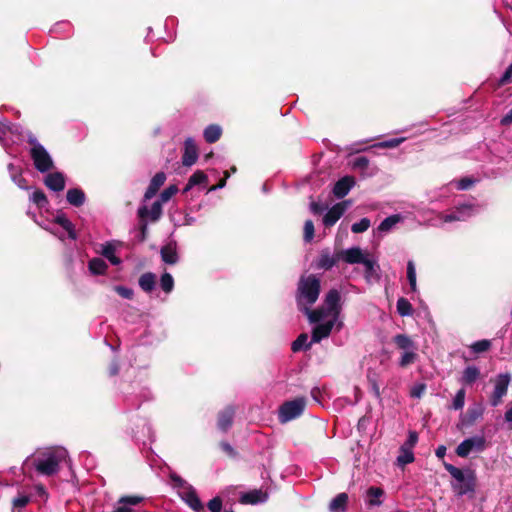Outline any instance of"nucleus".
Returning a JSON list of instances; mask_svg holds the SVG:
<instances>
[{
	"label": "nucleus",
	"mask_w": 512,
	"mask_h": 512,
	"mask_svg": "<svg viewBox=\"0 0 512 512\" xmlns=\"http://www.w3.org/2000/svg\"><path fill=\"white\" fill-rule=\"evenodd\" d=\"M320 279L315 275L302 276L297 290V303L311 323L315 326L312 330L311 342L317 343L327 338L333 327L342 328V322L339 320L341 312V294L338 290H330L324 299L323 305L310 310L319 297Z\"/></svg>",
	"instance_id": "1"
},
{
	"label": "nucleus",
	"mask_w": 512,
	"mask_h": 512,
	"mask_svg": "<svg viewBox=\"0 0 512 512\" xmlns=\"http://www.w3.org/2000/svg\"><path fill=\"white\" fill-rule=\"evenodd\" d=\"M67 457L68 452L62 447L46 448L28 457L25 464L31 463L38 473L51 476L58 472L60 464L66 461Z\"/></svg>",
	"instance_id": "2"
},
{
	"label": "nucleus",
	"mask_w": 512,
	"mask_h": 512,
	"mask_svg": "<svg viewBox=\"0 0 512 512\" xmlns=\"http://www.w3.org/2000/svg\"><path fill=\"white\" fill-rule=\"evenodd\" d=\"M393 343L401 351L398 365L406 368L418 360V346L407 334H397L393 337Z\"/></svg>",
	"instance_id": "3"
},
{
	"label": "nucleus",
	"mask_w": 512,
	"mask_h": 512,
	"mask_svg": "<svg viewBox=\"0 0 512 512\" xmlns=\"http://www.w3.org/2000/svg\"><path fill=\"white\" fill-rule=\"evenodd\" d=\"M28 142L31 145L30 156L35 168L41 173L51 170L53 168V159L44 146L32 134H29Z\"/></svg>",
	"instance_id": "4"
},
{
	"label": "nucleus",
	"mask_w": 512,
	"mask_h": 512,
	"mask_svg": "<svg viewBox=\"0 0 512 512\" xmlns=\"http://www.w3.org/2000/svg\"><path fill=\"white\" fill-rule=\"evenodd\" d=\"M171 479L178 488V494L181 499L195 512L203 511L204 506L195 489L179 476L172 475Z\"/></svg>",
	"instance_id": "5"
},
{
	"label": "nucleus",
	"mask_w": 512,
	"mask_h": 512,
	"mask_svg": "<svg viewBox=\"0 0 512 512\" xmlns=\"http://www.w3.org/2000/svg\"><path fill=\"white\" fill-rule=\"evenodd\" d=\"M306 406L304 398H296L291 401H287L280 406L278 418L281 423H287L297 417H299Z\"/></svg>",
	"instance_id": "6"
},
{
	"label": "nucleus",
	"mask_w": 512,
	"mask_h": 512,
	"mask_svg": "<svg viewBox=\"0 0 512 512\" xmlns=\"http://www.w3.org/2000/svg\"><path fill=\"white\" fill-rule=\"evenodd\" d=\"M491 381L494 384V388L490 395V404L493 407H497L502 403L503 397L507 394L511 375L509 373H501Z\"/></svg>",
	"instance_id": "7"
},
{
	"label": "nucleus",
	"mask_w": 512,
	"mask_h": 512,
	"mask_svg": "<svg viewBox=\"0 0 512 512\" xmlns=\"http://www.w3.org/2000/svg\"><path fill=\"white\" fill-rule=\"evenodd\" d=\"M477 209L473 204H462L449 213H440L438 218L443 223L454 221H465L476 213Z\"/></svg>",
	"instance_id": "8"
},
{
	"label": "nucleus",
	"mask_w": 512,
	"mask_h": 512,
	"mask_svg": "<svg viewBox=\"0 0 512 512\" xmlns=\"http://www.w3.org/2000/svg\"><path fill=\"white\" fill-rule=\"evenodd\" d=\"M485 445L484 436H474L462 441L456 448V453L459 457H467L472 451H483Z\"/></svg>",
	"instance_id": "9"
},
{
	"label": "nucleus",
	"mask_w": 512,
	"mask_h": 512,
	"mask_svg": "<svg viewBox=\"0 0 512 512\" xmlns=\"http://www.w3.org/2000/svg\"><path fill=\"white\" fill-rule=\"evenodd\" d=\"M119 247V242L109 241L101 244L97 252L106 258L112 265H119L121 263V259L116 255Z\"/></svg>",
	"instance_id": "10"
},
{
	"label": "nucleus",
	"mask_w": 512,
	"mask_h": 512,
	"mask_svg": "<svg viewBox=\"0 0 512 512\" xmlns=\"http://www.w3.org/2000/svg\"><path fill=\"white\" fill-rule=\"evenodd\" d=\"M368 255L360 247H352L339 253L340 258L348 264H362Z\"/></svg>",
	"instance_id": "11"
},
{
	"label": "nucleus",
	"mask_w": 512,
	"mask_h": 512,
	"mask_svg": "<svg viewBox=\"0 0 512 512\" xmlns=\"http://www.w3.org/2000/svg\"><path fill=\"white\" fill-rule=\"evenodd\" d=\"M198 159V149L195 141L192 138H187L184 143V153L182 156V163L184 166H192Z\"/></svg>",
	"instance_id": "12"
},
{
	"label": "nucleus",
	"mask_w": 512,
	"mask_h": 512,
	"mask_svg": "<svg viewBox=\"0 0 512 512\" xmlns=\"http://www.w3.org/2000/svg\"><path fill=\"white\" fill-rule=\"evenodd\" d=\"M476 484V476L473 471H468V480L464 482H452L451 486L453 491L458 496H463L467 493L474 492Z\"/></svg>",
	"instance_id": "13"
},
{
	"label": "nucleus",
	"mask_w": 512,
	"mask_h": 512,
	"mask_svg": "<svg viewBox=\"0 0 512 512\" xmlns=\"http://www.w3.org/2000/svg\"><path fill=\"white\" fill-rule=\"evenodd\" d=\"M347 209L346 202L337 203L333 207H331L323 218V223L325 226L330 227L333 226L340 217L344 214Z\"/></svg>",
	"instance_id": "14"
},
{
	"label": "nucleus",
	"mask_w": 512,
	"mask_h": 512,
	"mask_svg": "<svg viewBox=\"0 0 512 512\" xmlns=\"http://www.w3.org/2000/svg\"><path fill=\"white\" fill-rule=\"evenodd\" d=\"M267 499L268 493L266 491H263L262 489H255L244 493L240 498V502L243 504L255 505L258 503H264Z\"/></svg>",
	"instance_id": "15"
},
{
	"label": "nucleus",
	"mask_w": 512,
	"mask_h": 512,
	"mask_svg": "<svg viewBox=\"0 0 512 512\" xmlns=\"http://www.w3.org/2000/svg\"><path fill=\"white\" fill-rule=\"evenodd\" d=\"M162 205L163 203L157 200L152 204L150 209L146 206H142L138 210V215L142 219L149 218L152 221H156L162 215Z\"/></svg>",
	"instance_id": "16"
},
{
	"label": "nucleus",
	"mask_w": 512,
	"mask_h": 512,
	"mask_svg": "<svg viewBox=\"0 0 512 512\" xmlns=\"http://www.w3.org/2000/svg\"><path fill=\"white\" fill-rule=\"evenodd\" d=\"M354 184L355 180L353 177L345 176L336 182L333 193L336 197L343 198L349 193Z\"/></svg>",
	"instance_id": "17"
},
{
	"label": "nucleus",
	"mask_w": 512,
	"mask_h": 512,
	"mask_svg": "<svg viewBox=\"0 0 512 512\" xmlns=\"http://www.w3.org/2000/svg\"><path fill=\"white\" fill-rule=\"evenodd\" d=\"M166 175L164 172H158L151 179L150 184L145 192V200L151 199L156 195L159 188L165 183Z\"/></svg>",
	"instance_id": "18"
},
{
	"label": "nucleus",
	"mask_w": 512,
	"mask_h": 512,
	"mask_svg": "<svg viewBox=\"0 0 512 512\" xmlns=\"http://www.w3.org/2000/svg\"><path fill=\"white\" fill-rule=\"evenodd\" d=\"M45 184L53 191H62L65 187V179L62 173H50L45 177Z\"/></svg>",
	"instance_id": "19"
},
{
	"label": "nucleus",
	"mask_w": 512,
	"mask_h": 512,
	"mask_svg": "<svg viewBox=\"0 0 512 512\" xmlns=\"http://www.w3.org/2000/svg\"><path fill=\"white\" fill-rule=\"evenodd\" d=\"M234 413L235 411L232 407H227L219 413L218 428L220 430L227 431L231 427Z\"/></svg>",
	"instance_id": "20"
},
{
	"label": "nucleus",
	"mask_w": 512,
	"mask_h": 512,
	"mask_svg": "<svg viewBox=\"0 0 512 512\" xmlns=\"http://www.w3.org/2000/svg\"><path fill=\"white\" fill-rule=\"evenodd\" d=\"M339 258H340L339 254L331 255L328 251H323L321 253V255L319 256L316 267L319 269L328 270V269L332 268L337 263Z\"/></svg>",
	"instance_id": "21"
},
{
	"label": "nucleus",
	"mask_w": 512,
	"mask_h": 512,
	"mask_svg": "<svg viewBox=\"0 0 512 512\" xmlns=\"http://www.w3.org/2000/svg\"><path fill=\"white\" fill-rule=\"evenodd\" d=\"M162 260L167 264H175L178 261L176 245L169 243L161 249Z\"/></svg>",
	"instance_id": "22"
},
{
	"label": "nucleus",
	"mask_w": 512,
	"mask_h": 512,
	"mask_svg": "<svg viewBox=\"0 0 512 512\" xmlns=\"http://www.w3.org/2000/svg\"><path fill=\"white\" fill-rule=\"evenodd\" d=\"M403 221V217L400 214H393L385 218L378 226V231L387 233L391 231L398 223Z\"/></svg>",
	"instance_id": "23"
},
{
	"label": "nucleus",
	"mask_w": 512,
	"mask_h": 512,
	"mask_svg": "<svg viewBox=\"0 0 512 512\" xmlns=\"http://www.w3.org/2000/svg\"><path fill=\"white\" fill-rule=\"evenodd\" d=\"M67 201L76 207L82 206L85 202V193L78 188L69 189L67 191Z\"/></svg>",
	"instance_id": "24"
},
{
	"label": "nucleus",
	"mask_w": 512,
	"mask_h": 512,
	"mask_svg": "<svg viewBox=\"0 0 512 512\" xmlns=\"http://www.w3.org/2000/svg\"><path fill=\"white\" fill-rule=\"evenodd\" d=\"M348 502V495L346 493L338 494L329 505L330 512H345Z\"/></svg>",
	"instance_id": "25"
},
{
	"label": "nucleus",
	"mask_w": 512,
	"mask_h": 512,
	"mask_svg": "<svg viewBox=\"0 0 512 512\" xmlns=\"http://www.w3.org/2000/svg\"><path fill=\"white\" fill-rule=\"evenodd\" d=\"M88 268L94 275H104L108 269V265L102 258L95 257L89 261Z\"/></svg>",
	"instance_id": "26"
},
{
	"label": "nucleus",
	"mask_w": 512,
	"mask_h": 512,
	"mask_svg": "<svg viewBox=\"0 0 512 512\" xmlns=\"http://www.w3.org/2000/svg\"><path fill=\"white\" fill-rule=\"evenodd\" d=\"M55 222L67 231L70 239L76 240L77 234L74 225L64 214H58L55 218Z\"/></svg>",
	"instance_id": "27"
},
{
	"label": "nucleus",
	"mask_w": 512,
	"mask_h": 512,
	"mask_svg": "<svg viewBox=\"0 0 512 512\" xmlns=\"http://www.w3.org/2000/svg\"><path fill=\"white\" fill-rule=\"evenodd\" d=\"M207 182H208L207 175L203 171L198 170L190 176L188 183L184 189V192H188L190 189H192L196 185L206 184Z\"/></svg>",
	"instance_id": "28"
},
{
	"label": "nucleus",
	"mask_w": 512,
	"mask_h": 512,
	"mask_svg": "<svg viewBox=\"0 0 512 512\" xmlns=\"http://www.w3.org/2000/svg\"><path fill=\"white\" fill-rule=\"evenodd\" d=\"M222 134V129L219 125H209L205 128L203 135L208 143H214L219 140L220 136Z\"/></svg>",
	"instance_id": "29"
},
{
	"label": "nucleus",
	"mask_w": 512,
	"mask_h": 512,
	"mask_svg": "<svg viewBox=\"0 0 512 512\" xmlns=\"http://www.w3.org/2000/svg\"><path fill=\"white\" fill-rule=\"evenodd\" d=\"M445 469L450 473V475L453 477V482H464L468 480V471H463L452 464L444 463Z\"/></svg>",
	"instance_id": "30"
},
{
	"label": "nucleus",
	"mask_w": 512,
	"mask_h": 512,
	"mask_svg": "<svg viewBox=\"0 0 512 512\" xmlns=\"http://www.w3.org/2000/svg\"><path fill=\"white\" fill-rule=\"evenodd\" d=\"M155 283H156V277L153 273H150V272L144 273L139 278V286L145 292H151L155 287Z\"/></svg>",
	"instance_id": "31"
},
{
	"label": "nucleus",
	"mask_w": 512,
	"mask_h": 512,
	"mask_svg": "<svg viewBox=\"0 0 512 512\" xmlns=\"http://www.w3.org/2000/svg\"><path fill=\"white\" fill-rule=\"evenodd\" d=\"M384 495V491L379 487H370L367 490L368 504L370 506H380L382 501L380 498Z\"/></svg>",
	"instance_id": "32"
},
{
	"label": "nucleus",
	"mask_w": 512,
	"mask_h": 512,
	"mask_svg": "<svg viewBox=\"0 0 512 512\" xmlns=\"http://www.w3.org/2000/svg\"><path fill=\"white\" fill-rule=\"evenodd\" d=\"M484 407L482 404H475L470 407L467 411V424H473L475 421L480 419L483 416Z\"/></svg>",
	"instance_id": "33"
},
{
	"label": "nucleus",
	"mask_w": 512,
	"mask_h": 512,
	"mask_svg": "<svg viewBox=\"0 0 512 512\" xmlns=\"http://www.w3.org/2000/svg\"><path fill=\"white\" fill-rule=\"evenodd\" d=\"M479 375L480 371L477 367L468 366L463 372L461 381L464 384H472L479 378Z\"/></svg>",
	"instance_id": "34"
},
{
	"label": "nucleus",
	"mask_w": 512,
	"mask_h": 512,
	"mask_svg": "<svg viewBox=\"0 0 512 512\" xmlns=\"http://www.w3.org/2000/svg\"><path fill=\"white\" fill-rule=\"evenodd\" d=\"M407 279L412 292H417L416 268L412 260L407 262Z\"/></svg>",
	"instance_id": "35"
},
{
	"label": "nucleus",
	"mask_w": 512,
	"mask_h": 512,
	"mask_svg": "<svg viewBox=\"0 0 512 512\" xmlns=\"http://www.w3.org/2000/svg\"><path fill=\"white\" fill-rule=\"evenodd\" d=\"M396 307L398 314L402 317L410 316L413 313L411 303L403 297L398 299Z\"/></svg>",
	"instance_id": "36"
},
{
	"label": "nucleus",
	"mask_w": 512,
	"mask_h": 512,
	"mask_svg": "<svg viewBox=\"0 0 512 512\" xmlns=\"http://www.w3.org/2000/svg\"><path fill=\"white\" fill-rule=\"evenodd\" d=\"M362 264L365 267V276L367 279L377 276V270L379 269V266L375 260L369 257V255L365 258Z\"/></svg>",
	"instance_id": "37"
},
{
	"label": "nucleus",
	"mask_w": 512,
	"mask_h": 512,
	"mask_svg": "<svg viewBox=\"0 0 512 512\" xmlns=\"http://www.w3.org/2000/svg\"><path fill=\"white\" fill-rule=\"evenodd\" d=\"M414 453L412 450H408L400 447V453L397 457V464L401 467L412 463L414 461Z\"/></svg>",
	"instance_id": "38"
},
{
	"label": "nucleus",
	"mask_w": 512,
	"mask_h": 512,
	"mask_svg": "<svg viewBox=\"0 0 512 512\" xmlns=\"http://www.w3.org/2000/svg\"><path fill=\"white\" fill-rule=\"evenodd\" d=\"M311 343H308V336L307 334H301L298 336V338L293 342L292 344V350L294 352H297L301 349H307L309 348Z\"/></svg>",
	"instance_id": "39"
},
{
	"label": "nucleus",
	"mask_w": 512,
	"mask_h": 512,
	"mask_svg": "<svg viewBox=\"0 0 512 512\" xmlns=\"http://www.w3.org/2000/svg\"><path fill=\"white\" fill-rule=\"evenodd\" d=\"M30 200L39 208H43L48 204L45 194L40 190L34 191L30 196Z\"/></svg>",
	"instance_id": "40"
},
{
	"label": "nucleus",
	"mask_w": 512,
	"mask_h": 512,
	"mask_svg": "<svg viewBox=\"0 0 512 512\" xmlns=\"http://www.w3.org/2000/svg\"><path fill=\"white\" fill-rule=\"evenodd\" d=\"M160 286L166 293H170L174 287V280L170 273H164L160 279Z\"/></svg>",
	"instance_id": "41"
},
{
	"label": "nucleus",
	"mask_w": 512,
	"mask_h": 512,
	"mask_svg": "<svg viewBox=\"0 0 512 512\" xmlns=\"http://www.w3.org/2000/svg\"><path fill=\"white\" fill-rule=\"evenodd\" d=\"M177 192L178 187L176 185H170L169 187L162 191V193L160 194L159 201L164 204L168 202Z\"/></svg>",
	"instance_id": "42"
},
{
	"label": "nucleus",
	"mask_w": 512,
	"mask_h": 512,
	"mask_svg": "<svg viewBox=\"0 0 512 512\" xmlns=\"http://www.w3.org/2000/svg\"><path fill=\"white\" fill-rule=\"evenodd\" d=\"M371 223L368 218H362L359 222L352 225L351 230L353 233H362L369 229Z\"/></svg>",
	"instance_id": "43"
},
{
	"label": "nucleus",
	"mask_w": 512,
	"mask_h": 512,
	"mask_svg": "<svg viewBox=\"0 0 512 512\" xmlns=\"http://www.w3.org/2000/svg\"><path fill=\"white\" fill-rule=\"evenodd\" d=\"M464 404H465V390L460 389L459 391H457V393L453 399L452 408L454 410H460L464 407Z\"/></svg>",
	"instance_id": "44"
},
{
	"label": "nucleus",
	"mask_w": 512,
	"mask_h": 512,
	"mask_svg": "<svg viewBox=\"0 0 512 512\" xmlns=\"http://www.w3.org/2000/svg\"><path fill=\"white\" fill-rule=\"evenodd\" d=\"M426 390L424 383H416L410 389V396L413 398H421Z\"/></svg>",
	"instance_id": "45"
},
{
	"label": "nucleus",
	"mask_w": 512,
	"mask_h": 512,
	"mask_svg": "<svg viewBox=\"0 0 512 512\" xmlns=\"http://www.w3.org/2000/svg\"><path fill=\"white\" fill-rule=\"evenodd\" d=\"M404 140H405V138H394V139H390V140H386V141L377 143L375 145V147H379V148H395V147L399 146Z\"/></svg>",
	"instance_id": "46"
},
{
	"label": "nucleus",
	"mask_w": 512,
	"mask_h": 512,
	"mask_svg": "<svg viewBox=\"0 0 512 512\" xmlns=\"http://www.w3.org/2000/svg\"><path fill=\"white\" fill-rule=\"evenodd\" d=\"M418 441V434L414 431H410L407 440L401 446L402 448L412 450Z\"/></svg>",
	"instance_id": "47"
},
{
	"label": "nucleus",
	"mask_w": 512,
	"mask_h": 512,
	"mask_svg": "<svg viewBox=\"0 0 512 512\" xmlns=\"http://www.w3.org/2000/svg\"><path fill=\"white\" fill-rule=\"evenodd\" d=\"M314 237V224L311 220H307L304 224V240L310 242Z\"/></svg>",
	"instance_id": "48"
},
{
	"label": "nucleus",
	"mask_w": 512,
	"mask_h": 512,
	"mask_svg": "<svg viewBox=\"0 0 512 512\" xmlns=\"http://www.w3.org/2000/svg\"><path fill=\"white\" fill-rule=\"evenodd\" d=\"M490 347V341L488 340H480L472 344L471 349L475 353H481L487 351Z\"/></svg>",
	"instance_id": "49"
},
{
	"label": "nucleus",
	"mask_w": 512,
	"mask_h": 512,
	"mask_svg": "<svg viewBox=\"0 0 512 512\" xmlns=\"http://www.w3.org/2000/svg\"><path fill=\"white\" fill-rule=\"evenodd\" d=\"M8 133H12V127L8 124L1 123L0 124V142H2L4 145L7 143Z\"/></svg>",
	"instance_id": "50"
},
{
	"label": "nucleus",
	"mask_w": 512,
	"mask_h": 512,
	"mask_svg": "<svg viewBox=\"0 0 512 512\" xmlns=\"http://www.w3.org/2000/svg\"><path fill=\"white\" fill-rule=\"evenodd\" d=\"M208 508L211 512H221L222 500L220 497H215L208 502Z\"/></svg>",
	"instance_id": "51"
},
{
	"label": "nucleus",
	"mask_w": 512,
	"mask_h": 512,
	"mask_svg": "<svg viewBox=\"0 0 512 512\" xmlns=\"http://www.w3.org/2000/svg\"><path fill=\"white\" fill-rule=\"evenodd\" d=\"M114 290L125 299H131L134 294L132 289L124 286H115Z\"/></svg>",
	"instance_id": "52"
},
{
	"label": "nucleus",
	"mask_w": 512,
	"mask_h": 512,
	"mask_svg": "<svg viewBox=\"0 0 512 512\" xmlns=\"http://www.w3.org/2000/svg\"><path fill=\"white\" fill-rule=\"evenodd\" d=\"M30 501L29 496L27 495H19L13 500L14 508H22L26 506Z\"/></svg>",
	"instance_id": "53"
},
{
	"label": "nucleus",
	"mask_w": 512,
	"mask_h": 512,
	"mask_svg": "<svg viewBox=\"0 0 512 512\" xmlns=\"http://www.w3.org/2000/svg\"><path fill=\"white\" fill-rule=\"evenodd\" d=\"M12 181L21 189H26V180L18 173H12Z\"/></svg>",
	"instance_id": "54"
},
{
	"label": "nucleus",
	"mask_w": 512,
	"mask_h": 512,
	"mask_svg": "<svg viewBox=\"0 0 512 512\" xmlns=\"http://www.w3.org/2000/svg\"><path fill=\"white\" fill-rule=\"evenodd\" d=\"M368 163H369V161L366 157H358L353 161V167L365 169V168H367Z\"/></svg>",
	"instance_id": "55"
},
{
	"label": "nucleus",
	"mask_w": 512,
	"mask_h": 512,
	"mask_svg": "<svg viewBox=\"0 0 512 512\" xmlns=\"http://www.w3.org/2000/svg\"><path fill=\"white\" fill-rule=\"evenodd\" d=\"M512 81V63L509 65V67L506 69L505 73L500 79L501 84H506Z\"/></svg>",
	"instance_id": "56"
},
{
	"label": "nucleus",
	"mask_w": 512,
	"mask_h": 512,
	"mask_svg": "<svg viewBox=\"0 0 512 512\" xmlns=\"http://www.w3.org/2000/svg\"><path fill=\"white\" fill-rule=\"evenodd\" d=\"M473 184V181L469 178L461 179L456 183V187L459 190H466Z\"/></svg>",
	"instance_id": "57"
},
{
	"label": "nucleus",
	"mask_w": 512,
	"mask_h": 512,
	"mask_svg": "<svg viewBox=\"0 0 512 512\" xmlns=\"http://www.w3.org/2000/svg\"><path fill=\"white\" fill-rule=\"evenodd\" d=\"M370 382H371V389H372L373 394L375 395L376 398H380L381 392H380L379 385L374 380L373 381L370 380Z\"/></svg>",
	"instance_id": "58"
},
{
	"label": "nucleus",
	"mask_w": 512,
	"mask_h": 512,
	"mask_svg": "<svg viewBox=\"0 0 512 512\" xmlns=\"http://www.w3.org/2000/svg\"><path fill=\"white\" fill-rule=\"evenodd\" d=\"M512 123V109L501 119L502 125H509Z\"/></svg>",
	"instance_id": "59"
},
{
	"label": "nucleus",
	"mask_w": 512,
	"mask_h": 512,
	"mask_svg": "<svg viewBox=\"0 0 512 512\" xmlns=\"http://www.w3.org/2000/svg\"><path fill=\"white\" fill-rule=\"evenodd\" d=\"M504 417L506 422L512 423V403L506 410Z\"/></svg>",
	"instance_id": "60"
},
{
	"label": "nucleus",
	"mask_w": 512,
	"mask_h": 512,
	"mask_svg": "<svg viewBox=\"0 0 512 512\" xmlns=\"http://www.w3.org/2000/svg\"><path fill=\"white\" fill-rule=\"evenodd\" d=\"M436 456L438 458H443L446 454V447L445 446H439L437 449H436Z\"/></svg>",
	"instance_id": "61"
},
{
	"label": "nucleus",
	"mask_w": 512,
	"mask_h": 512,
	"mask_svg": "<svg viewBox=\"0 0 512 512\" xmlns=\"http://www.w3.org/2000/svg\"><path fill=\"white\" fill-rule=\"evenodd\" d=\"M226 185V180L225 179H222L217 185L215 186H212L211 188H209V192L211 191H215L217 189H222L223 187H225Z\"/></svg>",
	"instance_id": "62"
},
{
	"label": "nucleus",
	"mask_w": 512,
	"mask_h": 512,
	"mask_svg": "<svg viewBox=\"0 0 512 512\" xmlns=\"http://www.w3.org/2000/svg\"><path fill=\"white\" fill-rule=\"evenodd\" d=\"M221 447L228 454H230V455L233 454V448H232V446L230 444L224 442V443L221 444Z\"/></svg>",
	"instance_id": "63"
},
{
	"label": "nucleus",
	"mask_w": 512,
	"mask_h": 512,
	"mask_svg": "<svg viewBox=\"0 0 512 512\" xmlns=\"http://www.w3.org/2000/svg\"><path fill=\"white\" fill-rule=\"evenodd\" d=\"M8 170H9V172H10V176H11V177H12V173H15V174H18V173H19L18 169H17V168H16L12 163H10V164L8 165Z\"/></svg>",
	"instance_id": "64"
}]
</instances>
